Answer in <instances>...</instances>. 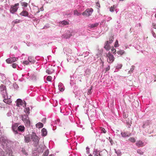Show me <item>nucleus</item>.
<instances>
[{
    "label": "nucleus",
    "instance_id": "f257e3e1",
    "mask_svg": "<svg viewBox=\"0 0 156 156\" xmlns=\"http://www.w3.org/2000/svg\"><path fill=\"white\" fill-rule=\"evenodd\" d=\"M106 57L107 62L109 63H112L114 60L115 58L110 52L106 54Z\"/></svg>",
    "mask_w": 156,
    "mask_h": 156
},
{
    "label": "nucleus",
    "instance_id": "f03ea898",
    "mask_svg": "<svg viewBox=\"0 0 156 156\" xmlns=\"http://www.w3.org/2000/svg\"><path fill=\"white\" fill-rule=\"evenodd\" d=\"M19 4L17 3L14 5H12L11 6L10 9V12L12 14H14L16 12L19 8Z\"/></svg>",
    "mask_w": 156,
    "mask_h": 156
},
{
    "label": "nucleus",
    "instance_id": "7ed1b4c3",
    "mask_svg": "<svg viewBox=\"0 0 156 156\" xmlns=\"http://www.w3.org/2000/svg\"><path fill=\"white\" fill-rule=\"evenodd\" d=\"M93 12V9L91 8H88L82 13V14L84 16L88 17L91 15Z\"/></svg>",
    "mask_w": 156,
    "mask_h": 156
},
{
    "label": "nucleus",
    "instance_id": "20e7f679",
    "mask_svg": "<svg viewBox=\"0 0 156 156\" xmlns=\"http://www.w3.org/2000/svg\"><path fill=\"white\" fill-rule=\"evenodd\" d=\"M18 59V58L15 57H12L8 58L6 59V62L8 64H10L13 62H16Z\"/></svg>",
    "mask_w": 156,
    "mask_h": 156
},
{
    "label": "nucleus",
    "instance_id": "39448f33",
    "mask_svg": "<svg viewBox=\"0 0 156 156\" xmlns=\"http://www.w3.org/2000/svg\"><path fill=\"white\" fill-rule=\"evenodd\" d=\"M18 124L16 123L14 124L12 126V128L13 131L15 132L16 134L18 133L17 127H18Z\"/></svg>",
    "mask_w": 156,
    "mask_h": 156
},
{
    "label": "nucleus",
    "instance_id": "423d86ee",
    "mask_svg": "<svg viewBox=\"0 0 156 156\" xmlns=\"http://www.w3.org/2000/svg\"><path fill=\"white\" fill-rule=\"evenodd\" d=\"M121 134L123 137H129L131 135V133L128 132H121Z\"/></svg>",
    "mask_w": 156,
    "mask_h": 156
},
{
    "label": "nucleus",
    "instance_id": "0eeeda50",
    "mask_svg": "<svg viewBox=\"0 0 156 156\" xmlns=\"http://www.w3.org/2000/svg\"><path fill=\"white\" fill-rule=\"evenodd\" d=\"M31 139L33 141L35 142H37L39 141L38 137L35 134H33L32 135Z\"/></svg>",
    "mask_w": 156,
    "mask_h": 156
},
{
    "label": "nucleus",
    "instance_id": "6e6552de",
    "mask_svg": "<svg viewBox=\"0 0 156 156\" xmlns=\"http://www.w3.org/2000/svg\"><path fill=\"white\" fill-rule=\"evenodd\" d=\"M104 48L107 51H108L110 48V46L108 43V41H107L105 43Z\"/></svg>",
    "mask_w": 156,
    "mask_h": 156
},
{
    "label": "nucleus",
    "instance_id": "1a4fd4ad",
    "mask_svg": "<svg viewBox=\"0 0 156 156\" xmlns=\"http://www.w3.org/2000/svg\"><path fill=\"white\" fill-rule=\"evenodd\" d=\"M136 144L138 147H142L144 146V143L142 141L140 140L137 141Z\"/></svg>",
    "mask_w": 156,
    "mask_h": 156
},
{
    "label": "nucleus",
    "instance_id": "9d476101",
    "mask_svg": "<svg viewBox=\"0 0 156 156\" xmlns=\"http://www.w3.org/2000/svg\"><path fill=\"white\" fill-rule=\"evenodd\" d=\"M71 36L72 34H71L70 32L69 31L68 33H66L64 35H62V37L65 38L67 39L69 38Z\"/></svg>",
    "mask_w": 156,
    "mask_h": 156
},
{
    "label": "nucleus",
    "instance_id": "9b49d317",
    "mask_svg": "<svg viewBox=\"0 0 156 156\" xmlns=\"http://www.w3.org/2000/svg\"><path fill=\"white\" fill-rule=\"evenodd\" d=\"M28 12L26 10H23L20 13V15L24 16H28Z\"/></svg>",
    "mask_w": 156,
    "mask_h": 156
},
{
    "label": "nucleus",
    "instance_id": "f8f14e48",
    "mask_svg": "<svg viewBox=\"0 0 156 156\" xmlns=\"http://www.w3.org/2000/svg\"><path fill=\"white\" fill-rule=\"evenodd\" d=\"M0 91L1 93L4 92V91H6L5 86L3 84H2L0 87Z\"/></svg>",
    "mask_w": 156,
    "mask_h": 156
},
{
    "label": "nucleus",
    "instance_id": "ddd939ff",
    "mask_svg": "<svg viewBox=\"0 0 156 156\" xmlns=\"http://www.w3.org/2000/svg\"><path fill=\"white\" fill-rule=\"evenodd\" d=\"M3 101L4 102L8 104H10L12 102L11 99L8 98H4Z\"/></svg>",
    "mask_w": 156,
    "mask_h": 156
},
{
    "label": "nucleus",
    "instance_id": "4468645a",
    "mask_svg": "<svg viewBox=\"0 0 156 156\" xmlns=\"http://www.w3.org/2000/svg\"><path fill=\"white\" fill-rule=\"evenodd\" d=\"M23 102L20 99H18L16 101V106L20 107V105H23Z\"/></svg>",
    "mask_w": 156,
    "mask_h": 156
},
{
    "label": "nucleus",
    "instance_id": "2eb2a0df",
    "mask_svg": "<svg viewBox=\"0 0 156 156\" xmlns=\"http://www.w3.org/2000/svg\"><path fill=\"white\" fill-rule=\"evenodd\" d=\"M18 130L21 132H23L25 130V127L23 126H20L17 128Z\"/></svg>",
    "mask_w": 156,
    "mask_h": 156
},
{
    "label": "nucleus",
    "instance_id": "dca6fc26",
    "mask_svg": "<svg viewBox=\"0 0 156 156\" xmlns=\"http://www.w3.org/2000/svg\"><path fill=\"white\" fill-rule=\"evenodd\" d=\"M21 117L22 120L24 122L25 120L29 119L28 116L27 115H21Z\"/></svg>",
    "mask_w": 156,
    "mask_h": 156
},
{
    "label": "nucleus",
    "instance_id": "f3484780",
    "mask_svg": "<svg viewBox=\"0 0 156 156\" xmlns=\"http://www.w3.org/2000/svg\"><path fill=\"white\" fill-rule=\"evenodd\" d=\"M46 72L48 74H51L54 73V70L52 69H48L46 70Z\"/></svg>",
    "mask_w": 156,
    "mask_h": 156
},
{
    "label": "nucleus",
    "instance_id": "a211bd4d",
    "mask_svg": "<svg viewBox=\"0 0 156 156\" xmlns=\"http://www.w3.org/2000/svg\"><path fill=\"white\" fill-rule=\"evenodd\" d=\"M1 94H2L3 98H8V96L6 91H4L3 93H1Z\"/></svg>",
    "mask_w": 156,
    "mask_h": 156
},
{
    "label": "nucleus",
    "instance_id": "6ab92c4d",
    "mask_svg": "<svg viewBox=\"0 0 156 156\" xmlns=\"http://www.w3.org/2000/svg\"><path fill=\"white\" fill-rule=\"evenodd\" d=\"M24 123L25 124V125L26 126L28 127H29L30 125V122L28 119L27 120L24 121Z\"/></svg>",
    "mask_w": 156,
    "mask_h": 156
},
{
    "label": "nucleus",
    "instance_id": "aec40b11",
    "mask_svg": "<svg viewBox=\"0 0 156 156\" xmlns=\"http://www.w3.org/2000/svg\"><path fill=\"white\" fill-rule=\"evenodd\" d=\"M41 132L42 133V135L43 136H46L47 133V131L45 128H43L41 130Z\"/></svg>",
    "mask_w": 156,
    "mask_h": 156
},
{
    "label": "nucleus",
    "instance_id": "412c9836",
    "mask_svg": "<svg viewBox=\"0 0 156 156\" xmlns=\"http://www.w3.org/2000/svg\"><path fill=\"white\" fill-rule=\"evenodd\" d=\"M99 25V23H96L94 24H90L89 25V27L90 28H93L98 26Z\"/></svg>",
    "mask_w": 156,
    "mask_h": 156
},
{
    "label": "nucleus",
    "instance_id": "4be33fe9",
    "mask_svg": "<svg viewBox=\"0 0 156 156\" xmlns=\"http://www.w3.org/2000/svg\"><path fill=\"white\" fill-rule=\"evenodd\" d=\"M0 139L1 141L3 143H5L7 141L6 138L4 136H1L0 138Z\"/></svg>",
    "mask_w": 156,
    "mask_h": 156
},
{
    "label": "nucleus",
    "instance_id": "5701e85b",
    "mask_svg": "<svg viewBox=\"0 0 156 156\" xmlns=\"http://www.w3.org/2000/svg\"><path fill=\"white\" fill-rule=\"evenodd\" d=\"M20 4L22 6L25 7H27L28 5V3L24 2H21Z\"/></svg>",
    "mask_w": 156,
    "mask_h": 156
},
{
    "label": "nucleus",
    "instance_id": "b1692460",
    "mask_svg": "<svg viewBox=\"0 0 156 156\" xmlns=\"http://www.w3.org/2000/svg\"><path fill=\"white\" fill-rule=\"evenodd\" d=\"M36 126L38 128H40L43 127V124L41 122H39L36 124Z\"/></svg>",
    "mask_w": 156,
    "mask_h": 156
},
{
    "label": "nucleus",
    "instance_id": "393cba45",
    "mask_svg": "<svg viewBox=\"0 0 156 156\" xmlns=\"http://www.w3.org/2000/svg\"><path fill=\"white\" fill-rule=\"evenodd\" d=\"M24 140L25 142L28 143L30 141V139L28 136H25Z\"/></svg>",
    "mask_w": 156,
    "mask_h": 156
},
{
    "label": "nucleus",
    "instance_id": "a878e982",
    "mask_svg": "<svg viewBox=\"0 0 156 156\" xmlns=\"http://www.w3.org/2000/svg\"><path fill=\"white\" fill-rule=\"evenodd\" d=\"M60 23L64 26L69 24V22L65 20H63L62 21H61Z\"/></svg>",
    "mask_w": 156,
    "mask_h": 156
},
{
    "label": "nucleus",
    "instance_id": "bb28decb",
    "mask_svg": "<svg viewBox=\"0 0 156 156\" xmlns=\"http://www.w3.org/2000/svg\"><path fill=\"white\" fill-rule=\"evenodd\" d=\"M128 140L132 143H134L136 142L135 139L133 137H131L129 138Z\"/></svg>",
    "mask_w": 156,
    "mask_h": 156
},
{
    "label": "nucleus",
    "instance_id": "cd10ccee",
    "mask_svg": "<svg viewBox=\"0 0 156 156\" xmlns=\"http://www.w3.org/2000/svg\"><path fill=\"white\" fill-rule=\"evenodd\" d=\"M30 109L28 107L26 108H25V109H24V112L26 113L29 114L30 113Z\"/></svg>",
    "mask_w": 156,
    "mask_h": 156
},
{
    "label": "nucleus",
    "instance_id": "c85d7f7f",
    "mask_svg": "<svg viewBox=\"0 0 156 156\" xmlns=\"http://www.w3.org/2000/svg\"><path fill=\"white\" fill-rule=\"evenodd\" d=\"M74 14L75 15H76L77 16L80 15L81 13L78 12L76 10H75L74 11Z\"/></svg>",
    "mask_w": 156,
    "mask_h": 156
},
{
    "label": "nucleus",
    "instance_id": "c756f323",
    "mask_svg": "<svg viewBox=\"0 0 156 156\" xmlns=\"http://www.w3.org/2000/svg\"><path fill=\"white\" fill-rule=\"evenodd\" d=\"M125 51L124 50H120L117 51V53L119 55H122L124 54Z\"/></svg>",
    "mask_w": 156,
    "mask_h": 156
},
{
    "label": "nucleus",
    "instance_id": "7c9ffc66",
    "mask_svg": "<svg viewBox=\"0 0 156 156\" xmlns=\"http://www.w3.org/2000/svg\"><path fill=\"white\" fill-rule=\"evenodd\" d=\"M49 151L48 150H47L44 152L43 156H48V155Z\"/></svg>",
    "mask_w": 156,
    "mask_h": 156
},
{
    "label": "nucleus",
    "instance_id": "2f4dec72",
    "mask_svg": "<svg viewBox=\"0 0 156 156\" xmlns=\"http://www.w3.org/2000/svg\"><path fill=\"white\" fill-rule=\"evenodd\" d=\"M28 61L30 62H34V60L31 57H28Z\"/></svg>",
    "mask_w": 156,
    "mask_h": 156
},
{
    "label": "nucleus",
    "instance_id": "473e14b6",
    "mask_svg": "<svg viewBox=\"0 0 156 156\" xmlns=\"http://www.w3.org/2000/svg\"><path fill=\"white\" fill-rule=\"evenodd\" d=\"M52 77L51 76H48L46 78V80L48 81H51L52 80Z\"/></svg>",
    "mask_w": 156,
    "mask_h": 156
},
{
    "label": "nucleus",
    "instance_id": "72a5a7b5",
    "mask_svg": "<svg viewBox=\"0 0 156 156\" xmlns=\"http://www.w3.org/2000/svg\"><path fill=\"white\" fill-rule=\"evenodd\" d=\"M119 46L118 41L117 40H116V41L115 42L114 47H117Z\"/></svg>",
    "mask_w": 156,
    "mask_h": 156
},
{
    "label": "nucleus",
    "instance_id": "f704fd0d",
    "mask_svg": "<svg viewBox=\"0 0 156 156\" xmlns=\"http://www.w3.org/2000/svg\"><path fill=\"white\" fill-rule=\"evenodd\" d=\"M20 22L21 21L20 20L16 19L13 21V22L15 24H16L20 23Z\"/></svg>",
    "mask_w": 156,
    "mask_h": 156
},
{
    "label": "nucleus",
    "instance_id": "c9c22d12",
    "mask_svg": "<svg viewBox=\"0 0 156 156\" xmlns=\"http://www.w3.org/2000/svg\"><path fill=\"white\" fill-rule=\"evenodd\" d=\"M137 153L140 154V155H142L143 154V152L140 150L138 149L137 150Z\"/></svg>",
    "mask_w": 156,
    "mask_h": 156
},
{
    "label": "nucleus",
    "instance_id": "e433bc0d",
    "mask_svg": "<svg viewBox=\"0 0 156 156\" xmlns=\"http://www.w3.org/2000/svg\"><path fill=\"white\" fill-rule=\"evenodd\" d=\"M115 10V8H114V5H113V6H111L110 8V11L111 12H113Z\"/></svg>",
    "mask_w": 156,
    "mask_h": 156
},
{
    "label": "nucleus",
    "instance_id": "4c0bfd02",
    "mask_svg": "<svg viewBox=\"0 0 156 156\" xmlns=\"http://www.w3.org/2000/svg\"><path fill=\"white\" fill-rule=\"evenodd\" d=\"M135 66H132L131 68L130 69V70L129 71V72H132L133 70L134 69Z\"/></svg>",
    "mask_w": 156,
    "mask_h": 156
},
{
    "label": "nucleus",
    "instance_id": "58836bf2",
    "mask_svg": "<svg viewBox=\"0 0 156 156\" xmlns=\"http://www.w3.org/2000/svg\"><path fill=\"white\" fill-rule=\"evenodd\" d=\"M4 151H0V156H4Z\"/></svg>",
    "mask_w": 156,
    "mask_h": 156
},
{
    "label": "nucleus",
    "instance_id": "ea45409f",
    "mask_svg": "<svg viewBox=\"0 0 156 156\" xmlns=\"http://www.w3.org/2000/svg\"><path fill=\"white\" fill-rule=\"evenodd\" d=\"M113 37H112V38L110 39L109 41H108L109 44L112 43L113 42Z\"/></svg>",
    "mask_w": 156,
    "mask_h": 156
},
{
    "label": "nucleus",
    "instance_id": "a19ab883",
    "mask_svg": "<svg viewBox=\"0 0 156 156\" xmlns=\"http://www.w3.org/2000/svg\"><path fill=\"white\" fill-rule=\"evenodd\" d=\"M101 130L103 133H106V131L104 128L101 127Z\"/></svg>",
    "mask_w": 156,
    "mask_h": 156
},
{
    "label": "nucleus",
    "instance_id": "79ce46f5",
    "mask_svg": "<svg viewBox=\"0 0 156 156\" xmlns=\"http://www.w3.org/2000/svg\"><path fill=\"white\" fill-rule=\"evenodd\" d=\"M113 54H115L116 51V49L114 48H113L111 50Z\"/></svg>",
    "mask_w": 156,
    "mask_h": 156
},
{
    "label": "nucleus",
    "instance_id": "37998d69",
    "mask_svg": "<svg viewBox=\"0 0 156 156\" xmlns=\"http://www.w3.org/2000/svg\"><path fill=\"white\" fill-rule=\"evenodd\" d=\"M59 85L58 86L59 90L61 91H63L64 90V89L63 87H59Z\"/></svg>",
    "mask_w": 156,
    "mask_h": 156
},
{
    "label": "nucleus",
    "instance_id": "c03bdc74",
    "mask_svg": "<svg viewBox=\"0 0 156 156\" xmlns=\"http://www.w3.org/2000/svg\"><path fill=\"white\" fill-rule=\"evenodd\" d=\"M17 64L16 63H13L12 64V66L14 68H16L17 66Z\"/></svg>",
    "mask_w": 156,
    "mask_h": 156
},
{
    "label": "nucleus",
    "instance_id": "a18cd8bd",
    "mask_svg": "<svg viewBox=\"0 0 156 156\" xmlns=\"http://www.w3.org/2000/svg\"><path fill=\"white\" fill-rule=\"evenodd\" d=\"M23 64L26 65L28 64L29 63V61H27L23 62Z\"/></svg>",
    "mask_w": 156,
    "mask_h": 156
},
{
    "label": "nucleus",
    "instance_id": "49530a36",
    "mask_svg": "<svg viewBox=\"0 0 156 156\" xmlns=\"http://www.w3.org/2000/svg\"><path fill=\"white\" fill-rule=\"evenodd\" d=\"M110 69V66H108L107 67L106 69V71L107 72V71H108Z\"/></svg>",
    "mask_w": 156,
    "mask_h": 156
},
{
    "label": "nucleus",
    "instance_id": "de8ad7c7",
    "mask_svg": "<svg viewBox=\"0 0 156 156\" xmlns=\"http://www.w3.org/2000/svg\"><path fill=\"white\" fill-rule=\"evenodd\" d=\"M85 73L86 74L87 73V74H89L90 73V70L89 69H87L86 70Z\"/></svg>",
    "mask_w": 156,
    "mask_h": 156
},
{
    "label": "nucleus",
    "instance_id": "09e8293b",
    "mask_svg": "<svg viewBox=\"0 0 156 156\" xmlns=\"http://www.w3.org/2000/svg\"><path fill=\"white\" fill-rule=\"evenodd\" d=\"M96 6L99 7L100 8V5L99 2H97L96 3Z\"/></svg>",
    "mask_w": 156,
    "mask_h": 156
},
{
    "label": "nucleus",
    "instance_id": "8fccbe9b",
    "mask_svg": "<svg viewBox=\"0 0 156 156\" xmlns=\"http://www.w3.org/2000/svg\"><path fill=\"white\" fill-rule=\"evenodd\" d=\"M152 26H153V27L154 28L156 29V24L154 23H152Z\"/></svg>",
    "mask_w": 156,
    "mask_h": 156
},
{
    "label": "nucleus",
    "instance_id": "3c124183",
    "mask_svg": "<svg viewBox=\"0 0 156 156\" xmlns=\"http://www.w3.org/2000/svg\"><path fill=\"white\" fill-rule=\"evenodd\" d=\"M91 89H90L87 92V94H90L91 93Z\"/></svg>",
    "mask_w": 156,
    "mask_h": 156
},
{
    "label": "nucleus",
    "instance_id": "603ef678",
    "mask_svg": "<svg viewBox=\"0 0 156 156\" xmlns=\"http://www.w3.org/2000/svg\"><path fill=\"white\" fill-rule=\"evenodd\" d=\"M24 103H24V106H26V103L25 102V101H24Z\"/></svg>",
    "mask_w": 156,
    "mask_h": 156
},
{
    "label": "nucleus",
    "instance_id": "864d4df0",
    "mask_svg": "<svg viewBox=\"0 0 156 156\" xmlns=\"http://www.w3.org/2000/svg\"><path fill=\"white\" fill-rule=\"evenodd\" d=\"M24 154H25V155H27V153H25Z\"/></svg>",
    "mask_w": 156,
    "mask_h": 156
},
{
    "label": "nucleus",
    "instance_id": "5fc2aeb1",
    "mask_svg": "<svg viewBox=\"0 0 156 156\" xmlns=\"http://www.w3.org/2000/svg\"><path fill=\"white\" fill-rule=\"evenodd\" d=\"M155 18H156V13L155 14Z\"/></svg>",
    "mask_w": 156,
    "mask_h": 156
},
{
    "label": "nucleus",
    "instance_id": "6e6d98bb",
    "mask_svg": "<svg viewBox=\"0 0 156 156\" xmlns=\"http://www.w3.org/2000/svg\"><path fill=\"white\" fill-rule=\"evenodd\" d=\"M88 156H92L90 154Z\"/></svg>",
    "mask_w": 156,
    "mask_h": 156
},
{
    "label": "nucleus",
    "instance_id": "4d7b16f0",
    "mask_svg": "<svg viewBox=\"0 0 156 156\" xmlns=\"http://www.w3.org/2000/svg\"><path fill=\"white\" fill-rule=\"evenodd\" d=\"M122 65H120V68H121V67H122Z\"/></svg>",
    "mask_w": 156,
    "mask_h": 156
},
{
    "label": "nucleus",
    "instance_id": "13d9d810",
    "mask_svg": "<svg viewBox=\"0 0 156 156\" xmlns=\"http://www.w3.org/2000/svg\"><path fill=\"white\" fill-rule=\"evenodd\" d=\"M120 1H123L124 0H119Z\"/></svg>",
    "mask_w": 156,
    "mask_h": 156
},
{
    "label": "nucleus",
    "instance_id": "bf43d9fd",
    "mask_svg": "<svg viewBox=\"0 0 156 156\" xmlns=\"http://www.w3.org/2000/svg\"><path fill=\"white\" fill-rule=\"evenodd\" d=\"M11 155H12V151H11Z\"/></svg>",
    "mask_w": 156,
    "mask_h": 156
},
{
    "label": "nucleus",
    "instance_id": "052dcab7",
    "mask_svg": "<svg viewBox=\"0 0 156 156\" xmlns=\"http://www.w3.org/2000/svg\"><path fill=\"white\" fill-rule=\"evenodd\" d=\"M88 149V148H87H87H86V149Z\"/></svg>",
    "mask_w": 156,
    "mask_h": 156
},
{
    "label": "nucleus",
    "instance_id": "680f3d73",
    "mask_svg": "<svg viewBox=\"0 0 156 156\" xmlns=\"http://www.w3.org/2000/svg\"><path fill=\"white\" fill-rule=\"evenodd\" d=\"M154 36V37H156L155 35V36Z\"/></svg>",
    "mask_w": 156,
    "mask_h": 156
}]
</instances>
